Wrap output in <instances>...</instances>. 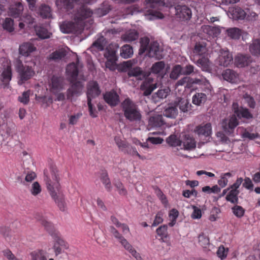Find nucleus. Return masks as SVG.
<instances>
[{
	"instance_id": "1",
	"label": "nucleus",
	"mask_w": 260,
	"mask_h": 260,
	"mask_svg": "<svg viewBox=\"0 0 260 260\" xmlns=\"http://www.w3.org/2000/svg\"><path fill=\"white\" fill-rule=\"evenodd\" d=\"M44 181L50 196L57 205L59 209L64 211L66 209V203L64 196L59 192L60 184L58 170L55 166L50 167V173L47 170L44 171Z\"/></svg>"
},
{
	"instance_id": "2",
	"label": "nucleus",
	"mask_w": 260,
	"mask_h": 260,
	"mask_svg": "<svg viewBox=\"0 0 260 260\" xmlns=\"http://www.w3.org/2000/svg\"><path fill=\"white\" fill-rule=\"evenodd\" d=\"M232 110L234 114L231 115L229 119H224L222 122V127L223 131L228 135L234 132L235 128L238 125L239 119L244 118L247 120L253 118L252 114L247 108L239 107L238 103H233Z\"/></svg>"
},
{
	"instance_id": "3",
	"label": "nucleus",
	"mask_w": 260,
	"mask_h": 260,
	"mask_svg": "<svg viewBox=\"0 0 260 260\" xmlns=\"http://www.w3.org/2000/svg\"><path fill=\"white\" fill-rule=\"evenodd\" d=\"M79 59L77 58V62H72L69 64L66 69V73L68 77V80L72 84L71 87L67 90V99L72 100L74 96L80 95L82 89L83 84L80 81H76L78 76V69L77 63Z\"/></svg>"
},
{
	"instance_id": "4",
	"label": "nucleus",
	"mask_w": 260,
	"mask_h": 260,
	"mask_svg": "<svg viewBox=\"0 0 260 260\" xmlns=\"http://www.w3.org/2000/svg\"><path fill=\"white\" fill-rule=\"evenodd\" d=\"M36 218L54 239L55 243L53 245V249L56 255L61 253V247H63L66 249L68 248L67 243L61 238L60 233L55 229L54 225L51 222L48 221L44 216L40 214L36 215Z\"/></svg>"
},
{
	"instance_id": "5",
	"label": "nucleus",
	"mask_w": 260,
	"mask_h": 260,
	"mask_svg": "<svg viewBox=\"0 0 260 260\" xmlns=\"http://www.w3.org/2000/svg\"><path fill=\"white\" fill-rule=\"evenodd\" d=\"M24 62L28 64L24 65L22 60L19 56L16 59L15 67L17 72L18 73L20 81L23 83L32 78L35 74L34 67L36 66V62L31 59L25 60Z\"/></svg>"
},
{
	"instance_id": "6",
	"label": "nucleus",
	"mask_w": 260,
	"mask_h": 260,
	"mask_svg": "<svg viewBox=\"0 0 260 260\" xmlns=\"http://www.w3.org/2000/svg\"><path fill=\"white\" fill-rule=\"evenodd\" d=\"M123 115L130 122H140L142 115L138 106L129 98L125 99L121 104Z\"/></svg>"
},
{
	"instance_id": "7",
	"label": "nucleus",
	"mask_w": 260,
	"mask_h": 260,
	"mask_svg": "<svg viewBox=\"0 0 260 260\" xmlns=\"http://www.w3.org/2000/svg\"><path fill=\"white\" fill-rule=\"evenodd\" d=\"M206 44L204 43H197L194 46L193 52L194 55L198 57L196 63L200 67L202 70L209 72L211 70V62L208 58V54Z\"/></svg>"
},
{
	"instance_id": "8",
	"label": "nucleus",
	"mask_w": 260,
	"mask_h": 260,
	"mask_svg": "<svg viewBox=\"0 0 260 260\" xmlns=\"http://www.w3.org/2000/svg\"><path fill=\"white\" fill-rule=\"evenodd\" d=\"M60 29L64 34H80L83 29L82 26L72 21H64L60 25Z\"/></svg>"
},
{
	"instance_id": "9",
	"label": "nucleus",
	"mask_w": 260,
	"mask_h": 260,
	"mask_svg": "<svg viewBox=\"0 0 260 260\" xmlns=\"http://www.w3.org/2000/svg\"><path fill=\"white\" fill-rule=\"evenodd\" d=\"M132 64L129 61L124 63V67L128 68L127 75L129 77H135L137 80H142L149 76V73H147L141 70L140 67L131 68Z\"/></svg>"
},
{
	"instance_id": "10",
	"label": "nucleus",
	"mask_w": 260,
	"mask_h": 260,
	"mask_svg": "<svg viewBox=\"0 0 260 260\" xmlns=\"http://www.w3.org/2000/svg\"><path fill=\"white\" fill-rule=\"evenodd\" d=\"M146 77L145 80L140 86V89L144 91L143 95L148 96L151 94L152 91L157 88V83L154 82L153 78Z\"/></svg>"
},
{
	"instance_id": "11",
	"label": "nucleus",
	"mask_w": 260,
	"mask_h": 260,
	"mask_svg": "<svg viewBox=\"0 0 260 260\" xmlns=\"http://www.w3.org/2000/svg\"><path fill=\"white\" fill-rule=\"evenodd\" d=\"M176 15L181 20H189L192 16L190 9L185 5H177L175 7Z\"/></svg>"
},
{
	"instance_id": "12",
	"label": "nucleus",
	"mask_w": 260,
	"mask_h": 260,
	"mask_svg": "<svg viewBox=\"0 0 260 260\" xmlns=\"http://www.w3.org/2000/svg\"><path fill=\"white\" fill-rule=\"evenodd\" d=\"M163 50L160 47L159 43L156 41L150 43L148 50L147 55L150 57H154L157 59L163 58Z\"/></svg>"
},
{
	"instance_id": "13",
	"label": "nucleus",
	"mask_w": 260,
	"mask_h": 260,
	"mask_svg": "<svg viewBox=\"0 0 260 260\" xmlns=\"http://www.w3.org/2000/svg\"><path fill=\"white\" fill-rule=\"evenodd\" d=\"M233 60V56L228 50L224 49L220 50L217 58L219 65L228 67L232 63Z\"/></svg>"
},
{
	"instance_id": "14",
	"label": "nucleus",
	"mask_w": 260,
	"mask_h": 260,
	"mask_svg": "<svg viewBox=\"0 0 260 260\" xmlns=\"http://www.w3.org/2000/svg\"><path fill=\"white\" fill-rule=\"evenodd\" d=\"M87 101L89 99L92 100L99 96L101 93V90L98 83L96 81H90L87 85Z\"/></svg>"
},
{
	"instance_id": "15",
	"label": "nucleus",
	"mask_w": 260,
	"mask_h": 260,
	"mask_svg": "<svg viewBox=\"0 0 260 260\" xmlns=\"http://www.w3.org/2000/svg\"><path fill=\"white\" fill-rule=\"evenodd\" d=\"M36 50V47L31 43L25 42L20 45L19 52L20 55L26 57L27 59H31L29 56L30 53Z\"/></svg>"
},
{
	"instance_id": "16",
	"label": "nucleus",
	"mask_w": 260,
	"mask_h": 260,
	"mask_svg": "<svg viewBox=\"0 0 260 260\" xmlns=\"http://www.w3.org/2000/svg\"><path fill=\"white\" fill-rule=\"evenodd\" d=\"M194 132L200 138L203 137H209L212 134L211 124L210 123H207L203 125H198L196 127Z\"/></svg>"
},
{
	"instance_id": "17",
	"label": "nucleus",
	"mask_w": 260,
	"mask_h": 260,
	"mask_svg": "<svg viewBox=\"0 0 260 260\" xmlns=\"http://www.w3.org/2000/svg\"><path fill=\"white\" fill-rule=\"evenodd\" d=\"M104 99L107 104L113 107L117 106L120 102L119 96L114 90L106 92Z\"/></svg>"
},
{
	"instance_id": "18",
	"label": "nucleus",
	"mask_w": 260,
	"mask_h": 260,
	"mask_svg": "<svg viewBox=\"0 0 260 260\" xmlns=\"http://www.w3.org/2000/svg\"><path fill=\"white\" fill-rule=\"evenodd\" d=\"M23 10V6L21 2H16L12 4L9 9V15L16 18H19L22 13Z\"/></svg>"
},
{
	"instance_id": "19",
	"label": "nucleus",
	"mask_w": 260,
	"mask_h": 260,
	"mask_svg": "<svg viewBox=\"0 0 260 260\" xmlns=\"http://www.w3.org/2000/svg\"><path fill=\"white\" fill-rule=\"evenodd\" d=\"M111 10V6L107 2H104L94 9L93 14L97 17H102L108 14Z\"/></svg>"
},
{
	"instance_id": "20",
	"label": "nucleus",
	"mask_w": 260,
	"mask_h": 260,
	"mask_svg": "<svg viewBox=\"0 0 260 260\" xmlns=\"http://www.w3.org/2000/svg\"><path fill=\"white\" fill-rule=\"evenodd\" d=\"M229 12L233 19L243 20L246 18V12L239 7L230 8Z\"/></svg>"
},
{
	"instance_id": "21",
	"label": "nucleus",
	"mask_w": 260,
	"mask_h": 260,
	"mask_svg": "<svg viewBox=\"0 0 260 260\" xmlns=\"http://www.w3.org/2000/svg\"><path fill=\"white\" fill-rule=\"evenodd\" d=\"M106 41V39L103 36H101L97 39L92 44L91 47L88 49L92 53L94 52L103 51L104 49Z\"/></svg>"
},
{
	"instance_id": "22",
	"label": "nucleus",
	"mask_w": 260,
	"mask_h": 260,
	"mask_svg": "<svg viewBox=\"0 0 260 260\" xmlns=\"http://www.w3.org/2000/svg\"><path fill=\"white\" fill-rule=\"evenodd\" d=\"M166 124L163 117L161 115H156L150 117L149 119L148 126L150 128L160 127Z\"/></svg>"
},
{
	"instance_id": "23",
	"label": "nucleus",
	"mask_w": 260,
	"mask_h": 260,
	"mask_svg": "<svg viewBox=\"0 0 260 260\" xmlns=\"http://www.w3.org/2000/svg\"><path fill=\"white\" fill-rule=\"evenodd\" d=\"M51 81V89L53 92H57L63 88V79L61 77L53 76Z\"/></svg>"
},
{
	"instance_id": "24",
	"label": "nucleus",
	"mask_w": 260,
	"mask_h": 260,
	"mask_svg": "<svg viewBox=\"0 0 260 260\" xmlns=\"http://www.w3.org/2000/svg\"><path fill=\"white\" fill-rule=\"evenodd\" d=\"M123 247L127 250L137 260H141V257L140 254L133 247L132 245L126 239H123L120 242Z\"/></svg>"
},
{
	"instance_id": "25",
	"label": "nucleus",
	"mask_w": 260,
	"mask_h": 260,
	"mask_svg": "<svg viewBox=\"0 0 260 260\" xmlns=\"http://www.w3.org/2000/svg\"><path fill=\"white\" fill-rule=\"evenodd\" d=\"M249 49L253 55L260 56V39L253 40L249 46Z\"/></svg>"
},
{
	"instance_id": "26",
	"label": "nucleus",
	"mask_w": 260,
	"mask_h": 260,
	"mask_svg": "<svg viewBox=\"0 0 260 260\" xmlns=\"http://www.w3.org/2000/svg\"><path fill=\"white\" fill-rule=\"evenodd\" d=\"M138 38L139 33L135 30H129L121 36L122 40L126 42H132Z\"/></svg>"
},
{
	"instance_id": "27",
	"label": "nucleus",
	"mask_w": 260,
	"mask_h": 260,
	"mask_svg": "<svg viewBox=\"0 0 260 260\" xmlns=\"http://www.w3.org/2000/svg\"><path fill=\"white\" fill-rule=\"evenodd\" d=\"M224 80L232 83L236 81L238 75L232 70L226 69L224 70L222 74Z\"/></svg>"
},
{
	"instance_id": "28",
	"label": "nucleus",
	"mask_w": 260,
	"mask_h": 260,
	"mask_svg": "<svg viewBox=\"0 0 260 260\" xmlns=\"http://www.w3.org/2000/svg\"><path fill=\"white\" fill-rule=\"evenodd\" d=\"M67 55L66 51L63 49L56 50L50 54L48 59L55 61H59L64 58Z\"/></svg>"
},
{
	"instance_id": "29",
	"label": "nucleus",
	"mask_w": 260,
	"mask_h": 260,
	"mask_svg": "<svg viewBox=\"0 0 260 260\" xmlns=\"http://www.w3.org/2000/svg\"><path fill=\"white\" fill-rule=\"evenodd\" d=\"M156 232L157 235L160 237V240L161 242H166V240L169 237L168 233V225L164 224L160 226L156 229Z\"/></svg>"
},
{
	"instance_id": "30",
	"label": "nucleus",
	"mask_w": 260,
	"mask_h": 260,
	"mask_svg": "<svg viewBox=\"0 0 260 260\" xmlns=\"http://www.w3.org/2000/svg\"><path fill=\"white\" fill-rule=\"evenodd\" d=\"M207 100V95L202 92L196 93L192 96V103L197 106H200L205 103Z\"/></svg>"
},
{
	"instance_id": "31",
	"label": "nucleus",
	"mask_w": 260,
	"mask_h": 260,
	"mask_svg": "<svg viewBox=\"0 0 260 260\" xmlns=\"http://www.w3.org/2000/svg\"><path fill=\"white\" fill-rule=\"evenodd\" d=\"M100 177L102 182L105 185L106 189L108 191H111L112 186L107 172L106 171H103Z\"/></svg>"
},
{
	"instance_id": "32",
	"label": "nucleus",
	"mask_w": 260,
	"mask_h": 260,
	"mask_svg": "<svg viewBox=\"0 0 260 260\" xmlns=\"http://www.w3.org/2000/svg\"><path fill=\"white\" fill-rule=\"evenodd\" d=\"M240 191H236L230 189L229 192L227 193L225 199L227 201L231 202L234 204H237L238 203V194Z\"/></svg>"
},
{
	"instance_id": "33",
	"label": "nucleus",
	"mask_w": 260,
	"mask_h": 260,
	"mask_svg": "<svg viewBox=\"0 0 260 260\" xmlns=\"http://www.w3.org/2000/svg\"><path fill=\"white\" fill-rule=\"evenodd\" d=\"M35 30L37 35L42 39L49 38L52 35L46 28L41 26H36L35 27Z\"/></svg>"
},
{
	"instance_id": "34",
	"label": "nucleus",
	"mask_w": 260,
	"mask_h": 260,
	"mask_svg": "<svg viewBox=\"0 0 260 260\" xmlns=\"http://www.w3.org/2000/svg\"><path fill=\"white\" fill-rule=\"evenodd\" d=\"M165 67L164 61H159L154 63L151 68V72L155 74H163Z\"/></svg>"
},
{
	"instance_id": "35",
	"label": "nucleus",
	"mask_w": 260,
	"mask_h": 260,
	"mask_svg": "<svg viewBox=\"0 0 260 260\" xmlns=\"http://www.w3.org/2000/svg\"><path fill=\"white\" fill-rule=\"evenodd\" d=\"M228 37L234 40L239 39L242 35V30L237 27H232L226 29Z\"/></svg>"
},
{
	"instance_id": "36",
	"label": "nucleus",
	"mask_w": 260,
	"mask_h": 260,
	"mask_svg": "<svg viewBox=\"0 0 260 260\" xmlns=\"http://www.w3.org/2000/svg\"><path fill=\"white\" fill-rule=\"evenodd\" d=\"M183 148H181V150H192L196 147V142L194 139L190 137H186L183 142Z\"/></svg>"
},
{
	"instance_id": "37",
	"label": "nucleus",
	"mask_w": 260,
	"mask_h": 260,
	"mask_svg": "<svg viewBox=\"0 0 260 260\" xmlns=\"http://www.w3.org/2000/svg\"><path fill=\"white\" fill-rule=\"evenodd\" d=\"M133 54V49L129 45H124L120 49V55L124 58H130Z\"/></svg>"
},
{
	"instance_id": "38",
	"label": "nucleus",
	"mask_w": 260,
	"mask_h": 260,
	"mask_svg": "<svg viewBox=\"0 0 260 260\" xmlns=\"http://www.w3.org/2000/svg\"><path fill=\"white\" fill-rule=\"evenodd\" d=\"M163 114L167 117L175 118L178 114V110L175 106H169L164 111Z\"/></svg>"
},
{
	"instance_id": "39",
	"label": "nucleus",
	"mask_w": 260,
	"mask_h": 260,
	"mask_svg": "<svg viewBox=\"0 0 260 260\" xmlns=\"http://www.w3.org/2000/svg\"><path fill=\"white\" fill-rule=\"evenodd\" d=\"M232 177H233V174L230 172L222 173L220 179L217 181L219 186L221 188L225 187L229 182V179Z\"/></svg>"
},
{
	"instance_id": "40",
	"label": "nucleus",
	"mask_w": 260,
	"mask_h": 260,
	"mask_svg": "<svg viewBox=\"0 0 260 260\" xmlns=\"http://www.w3.org/2000/svg\"><path fill=\"white\" fill-rule=\"evenodd\" d=\"M167 143L172 147H176L181 145L182 141L177 136L172 135L170 136L166 140Z\"/></svg>"
},
{
	"instance_id": "41",
	"label": "nucleus",
	"mask_w": 260,
	"mask_h": 260,
	"mask_svg": "<svg viewBox=\"0 0 260 260\" xmlns=\"http://www.w3.org/2000/svg\"><path fill=\"white\" fill-rule=\"evenodd\" d=\"M2 82L5 84H7L11 80L12 78V70L10 66H8L4 70L2 74Z\"/></svg>"
},
{
	"instance_id": "42",
	"label": "nucleus",
	"mask_w": 260,
	"mask_h": 260,
	"mask_svg": "<svg viewBox=\"0 0 260 260\" xmlns=\"http://www.w3.org/2000/svg\"><path fill=\"white\" fill-rule=\"evenodd\" d=\"M39 13L43 18H49L51 15V8L48 5L42 4L39 8Z\"/></svg>"
},
{
	"instance_id": "43",
	"label": "nucleus",
	"mask_w": 260,
	"mask_h": 260,
	"mask_svg": "<svg viewBox=\"0 0 260 260\" xmlns=\"http://www.w3.org/2000/svg\"><path fill=\"white\" fill-rule=\"evenodd\" d=\"M140 48L139 49V53L143 54L149 49V44L150 40L148 37L142 38L140 40Z\"/></svg>"
},
{
	"instance_id": "44",
	"label": "nucleus",
	"mask_w": 260,
	"mask_h": 260,
	"mask_svg": "<svg viewBox=\"0 0 260 260\" xmlns=\"http://www.w3.org/2000/svg\"><path fill=\"white\" fill-rule=\"evenodd\" d=\"M182 68L181 65L177 64L175 65L171 73L170 74V77L172 79L176 80L177 79L180 75L182 74Z\"/></svg>"
},
{
	"instance_id": "45",
	"label": "nucleus",
	"mask_w": 260,
	"mask_h": 260,
	"mask_svg": "<svg viewBox=\"0 0 260 260\" xmlns=\"http://www.w3.org/2000/svg\"><path fill=\"white\" fill-rule=\"evenodd\" d=\"M178 106L181 111L185 112L190 109L191 104L187 100L181 99L178 102Z\"/></svg>"
},
{
	"instance_id": "46",
	"label": "nucleus",
	"mask_w": 260,
	"mask_h": 260,
	"mask_svg": "<svg viewBox=\"0 0 260 260\" xmlns=\"http://www.w3.org/2000/svg\"><path fill=\"white\" fill-rule=\"evenodd\" d=\"M82 116V113L81 112H78L72 115H68L69 124L71 125H76Z\"/></svg>"
},
{
	"instance_id": "47",
	"label": "nucleus",
	"mask_w": 260,
	"mask_h": 260,
	"mask_svg": "<svg viewBox=\"0 0 260 260\" xmlns=\"http://www.w3.org/2000/svg\"><path fill=\"white\" fill-rule=\"evenodd\" d=\"M43 250H37L30 253L31 260H44L46 256Z\"/></svg>"
},
{
	"instance_id": "48",
	"label": "nucleus",
	"mask_w": 260,
	"mask_h": 260,
	"mask_svg": "<svg viewBox=\"0 0 260 260\" xmlns=\"http://www.w3.org/2000/svg\"><path fill=\"white\" fill-rule=\"evenodd\" d=\"M14 21L11 18H6L3 23V27L9 32L14 30Z\"/></svg>"
},
{
	"instance_id": "49",
	"label": "nucleus",
	"mask_w": 260,
	"mask_h": 260,
	"mask_svg": "<svg viewBox=\"0 0 260 260\" xmlns=\"http://www.w3.org/2000/svg\"><path fill=\"white\" fill-rule=\"evenodd\" d=\"M179 215L178 210L175 209H172L169 213V216L171 219V222L169 223V225L171 227L173 226L176 222V219Z\"/></svg>"
},
{
	"instance_id": "50",
	"label": "nucleus",
	"mask_w": 260,
	"mask_h": 260,
	"mask_svg": "<svg viewBox=\"0 0 260 260\" xmlns=\"http://www.w3.org/2000/svg\"><path fill=\"white\" fill-rule=\"evenodd\" d=\"M233 214L238 218H241L245 213V209L241 206L235 205L232 208Z\"/></svg>"
},
{
	"instance_id": "51",
	"label": "nucleus",
	"mask_w": 260,
	"mask_h": 260,
	"mask_svg": "<svg viewBox=\"0 0 260 260\" xmlns=\"http://www.w3.org/2000/svg\"><path fill=\"white\" fill-rule=\"evenodd\" d=\"M114 140L119 149L121 151L126 153V150L127 148H129V146L126 144V143L122 141L118 137H115Z\"/></svg>"
},
{
	"instance_id": "52",
	"label": "nucleus",
	"mask_w": 260,
	"mask_h": 260,
	"mask_svg": "<svg viewBox=\"0 0 260 260\" xmlns=\"http://www.w3.org/2000/svg\"><path fill=\"white\" fill-rule=\"evenodd\" d=\"M202 190V191L208 194L211 193H217L220 191L221 188L217 185H215L212 187H210L209 186H206L203 187Z\"/></svg>"
},
{
	"instance_id": "53",
	"label": "nucleus",
	"mask_w": 260,
	"mask_h": 260,
	"mask_svg": "<svg viewBox=\"0 0 260 260\" xmlns=\"http://www.w3.org/2000/svg\"><path fill=\"white\" fill-rule=\"evenodd\" d=\"M235 60L238 66L244 67L248 65V58L244 55H239L235 58Z\"/></svg>"
},
{
	"instance_id": "54",
	"label": "nucleus",
	"mask_w": 260,
	"mask_h": 260,
	"mask_svg": "<svg viewBox=\"0 0 260 260\" xmlns=\"http://www.w3.org/2000/svg\"><path fill=\"white\" fill-rule=\"evenodd\" d=\"M30 191L34 196H36L41 192L42 188L38 182L36 181L32 184Z\"/></svg>"
},
{
	"instance_id": "55",
	"label": "nucleus",
	"mask_w": 260,
	"mask_h": 260,
	"mask_svg": "<svg viewBox=\"0 0 260 260\" xmlns=\"http://www.w3.org/2000/svg\"><path fill=\"white\" fill-rule=\"evenodd\" d=\"M198 238L199 243L203 247L206 248L209 245V239L204 233L200 234Z\"/></svg>"
},
{
	"instance_id": "56",
	"label": "nucleus",
	"mask_w": 260,
	"mask_h": 260,
	"mask_svg": "<svg viewBox=\"0 0 260 260\" xmlns=\"http://www.w3.org/2000/svg\"><path fill=\"white\" fill-rule=\"evenodd\" d=\"M30 90H27L22 93V95L19 96L18 100L24 105L27 104L29 102Z\"/></svg>"
},
{
	"instance_id": "57",
	"label": "nucleus",
	"mask_w": 260,
	"mask_h": 260,
	"mask_svg": "<svg viewBox=\"0 0 260 260\" xmlns=\"http://www.w3.org/2000/svg\"><path fill=\"white\" fill-rule=\"evenodd\" d=\"M228 252V248L225 249L223 245H221L219 247L216 253L218 257L222 260L226 257Z\"/></svg>"
},
{
	"instance_id": "58",
	"label": "nucleus",
	"mask_w": 260,
	"mask_h": 260,
	"mask_svg": "<svg viewBox=\"0 0 260 260\" xmlns=\"http://www.w3.org/2000/svg\"><path fill=\"white\" fill-rule=\"evenodd\" d=\"M191 79L189 77H184L177 81L176 85L184 86L185 87H188L189 84L191 83Z\"/></svg>"
},
{
	"instance_id": "59",
	"label": "nucleus",
	"mask_w": 260,
	"mask_h": 260,
	"mask_svg": "<svg viewBox=\"0 0 260 260\" xmlns=\"http://www.w3.org/2000/svg\"><path fill=\"white\" fill-rule=\"evenodd\" d=\"M115 186L118 190V192L120 195L125 196L127 194V190L124 187L123 184L119 180L115 181L114 183Z\"/></svg>"
},
{
	"instance_id": "60",
	"label": "nucleus",
	"mask_w": 260,
	"mask_h": 260,
	"mask_svg": "<svg viewBox=\"0 0 260 260\" xmlns=\"http://www.w3.org/2000/svg\"><path fill=\"white\" fill-rule=\"evenodd\" d=\"M105 57L107 59L117 60L116 51L114 49H107L105 53Z\"/></svg>"
},
{
	"instance_id": "61",
	"label": "nucleus",
	"mask_w": 260,
	"mask_h": 260,
	"mask_svg": "<svg viewBox=\"0 0 260 260\" xmlns=\"http://www.w3.org/2000/svg\"><path fill=\"white\" fill-rule=\"evenodd\" d=\"M87 105L90 116L93 118L96 117L98 116V111H96L95 108L93 107V105L92 104L91 99H89L87 101Z\"/></svg>"
},
{
	"instance_id": "62",
	"label": "nucleus",
	"mask_w": 260,
	"mask_h": 260,
	"mask_svg": "<svg viewBox=\"0 0 260 260\" xmlns=\"http://www.w3.org/2000/svg\"><path fill=\"white\" fill-rule=\"evenodd\" d=\"M163 215L164 214L161 211H159L157 213L152 224V226H156L163 222Z\"/></svg>"
},
{
	"instance_id": "63",
	"label": "nucleus",
	"mask_w": 260,
	"mask_h": 260,
	"mask_svg": "<svg viewBox=\"0 0 260 260\" xmlns=\"http://www.w3.org/2000/svg\"><path fill=\"white\" fill-rule=\"evenodd\" d=\"M243 187L250 191L253 189V184L251 179L246 177L243 179Z\"/></svg>"
},
{
	"instance_id": "64",
	"label": "nucleus",
	"mask_w": 260,
	"mask_h": 260,
	"mask_svg": "<svg viewBox=\"0 0 260 260\" xmlns=\"http://www.w3.org/2000/svg\"><path fill=\"white\" fill-rule=\"evenodd\" d=\"M220 212V210L219 208L215 207L212 210V214L209 216V220L211 221H216L218 217V214Z\"/></svg>"
}]
</instances>
